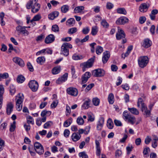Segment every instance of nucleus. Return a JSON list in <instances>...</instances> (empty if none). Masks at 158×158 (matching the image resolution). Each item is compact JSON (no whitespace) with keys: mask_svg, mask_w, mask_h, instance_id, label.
Listing matches in <instances>:
<instances>
[{"mask_svg":"<svg viewBox=\"0 0 158 158\" xmlns=\"http://www.w3.org/2000/svg\"><path fill=\"white\" fill-rule=\"evenodd\" d=\"M141 105V110L143 112V114L147 117L149 116L150 114V111L148 109L147 107L145 104L143 102V100L141 98L139 99L137 102V106L139 107Z\"/></svg>","mask_w":158,"mask_h":158,"instance_id":"nucleus-1","label":"nucleus"},{"mask_svg":"<svg viewBox=\"0 0 158 158\" xmlns=\"http://www.w3.org/2000/svg\"><path fill=\"white\" fill-rule=\"evenodd\" d=\"M72 48V45L69 43H63L61 47L60 54H63L65 56H68L69 53L68 48Z\"/></svg>","mask_w":158,"mask_h":158,"instance_id":"nucleus-2","label":"nucleus"},{"mask_svg":"<svg viewBox=\"0 0 158 158\" xmlns=\"http://www.w3.org/2000/svg\"><path fill=\"white\" fill-rule=\"evenodd\" d=\"M123 117L125 120H128V122L132 124H133L135 122L136 119L134 116L128 113L127 111H125L123 113Z\"/></svg>","mask_w":158,"mask_h":158,"instance_id":"nucleus-3","label":"nucleus"},{"mask_svg":"<svg viewBox=\"0 0 158 158\" xmlns=\"http://www.w3.org/2000/svg\"><path fill=\"white\" fill-rule=\"evenodd\" d=\"M148 62V59L147 56H143L138 59V62L140 67L143 68L146 66Z\"/></svg>","mask_w":158,"mask_h":158,"instance_id":"nucleus-4","label":"nucleus"},{"mask_svg":"<svg viewBox=\"0 0 158 158\" xmlns=\"http://www.w3.org/2000/svg\"><path fill=\"white\" fill-rule=\"evenodd\" d=\"M95 58V56H94L92 57L89 59L86 62H84L82 64V65L83 66L82 69L83 71H85L86 68H88L92 66Z\"/></svg>","mask_w":158,"mask_h":158,"instance_id":"nucleus-5","label":"nucleus"},{"mask_svg":"<svg viewBox=\"0 0 158 158\" xmlns=\"http://www.w3.org/2000/svg\"><path fill=\"white\" fill-rule=\"evenodd\" d=\"M34 147L35 151L39 154L40 155L44 153V148L43 146L40 143L36 142L34 143Z\"/></svg>","mask_w":158,"mask_h":158,"instance_id":"nucleus-6","label":"nucleus"},{"mask_svg":"<svg viewBox=\"0 0 158 158\" xmlns=\"http://www.w3.org/2000/svg\"><path fill=\"white\" fill-rule=\"evenodd\" d=\"M28 85L29 87L32 91L35 92L37 91L39 87V84L35 80H31Z\"/></svg>","mask_w":158,"mask_h":158,"instance_id":"nucleus-7","label":"nucleus"},{"mask_svg":"<svg viewBox=\"0 0 158 158\" xmlns=\"http://www.w3.org/2000/svg\"><path fill=\"white\" fill-rule=\"evenodd\" d=\"M93 76L95 77H102L105 75V71L101 69H98L94 70L92 72Z\"/></svg>","mask_w":158,"mask_h":158,"instance_id":"nucleus-8","label":"nucleus"},{"mask_svg":"<svg viewBox=\"0 0 158 158\" xmlns=\"http://www.w3.org/2000/svg\"><path fill=\"white\" fill-rule=\"evenodd\" d=\"M66 92L69 95L74 97L77 96L78 94L77 89L73 87L68 88L66 89Z\"/></svg>","mask_w":158,"mask_h":158,"instance_id":"nucleus-9","label":"nucleus"},{"mask_svg":"<svg viewBox=\"0 0 158 158\" xmlns=\"http://www.w3.org/2000/svg\"><path fill=\"white\" fill-rule=\"evenodd\" d=\"M23 98L22 97H19L16 102V108L17 110L18 111L21 110L23 106Z\"/></svg>","mask_w":158,"mask_h":158,"instance_id":"nucleus-10","label":"nucleus"},{"mask_svg":"<svg viewBox=\"0 0 158 158\" xmlns=\"http://www.w3.org/2000/svg\"><path fill=\"white\" fill-rule=\"evenodd\" d=\"M150 6V4L148 2L142 3L140 5L139 10L142 12H146Z\"/></svg>","mask_w":158,"mask_h":158,"instance_id":"nucleus-11","label":"nucleus"},{"mask_svg":"<svg viewBox=\"0 0 158 158\" xmlns=\"http://www.w3.org/2000/svg\"><path fill=\"white\" fill-rule=\"evenodd\" d=\"M27 27H23L20 25H19L16 27V31L19 33H22L24 34L26 33L27 35H28V32L26 29Z\"/></svg>","mask_w":158,"mask_h":158,"instance_id":"nucleus-12","label":"nucleus"},{"mask_svg":"<svg viewBox=\"0 0 158 158\" xmlns=\"http://www.w3.org/2000/svg\"><path fill=\"white\" fill-rule=\"evenodd\" d=\"M125 37V34L123 31L118 27V32L116 34V37L117 40H119L121 39L124 38Z\"/></svg>","mask_w":158,"mask_h":158,"instance_id":"nucleus-13","label":"nucleus"},{"mask_svg":"<svg viewBox=\"0 0 158 158\" xmlns=\"http://www.w3.org/2000/svg\"><path fill=\"white\" fill-rule=\"evenodd\" d=\"M91 76V73L88 72H86L81 77V84L85 83Z\"/></svg>","mask_w":158,"mask_h":158,"instance_id":"nucleus-14","label":"nucleus"},{"mask_svg":"<svg viewBox=\"0 0 158 158\" xmlns=\"http://www.w3.org/2000/svg\"><path fill=\"white\" fill-rule=\"evenodd\" d=\"M68 77V74L67 73H64L61 77L58 78V79L56 80V83L59 84L65 82L67 80Z\"/></svg>","mask_w":158,"mask_h":158,"instance_id":"nucleus-15","label":"nucleus"},{"mask_svg":"<svg viewBox=\"0 0 158 158\" xmlns=\"http://www.w3.org/2000/svg\"><path fill=\"white\" fill-rule=\"evenodd\" d=\"M13 60L15 63L21 67H23L24 66V63L23 60L19 57H16L13 58Z\"/></svg>","mask_w":158,"mask_h":158,"instance_id":"nucleus-16","label":"nucleus"},{"mask_svg":"<svg viewBox=\"0 0 158 158\" xmlns=\"http://www.w3.org/2000/svg\"><path fill=\"white\" fill-rule=\"evenodd\" d=\"M110 56V52L108 51H106L103 53L102 57V61L103 64H105L108 60Z\"/></svg>","mask_w":158,"mask_h":158,"instance_id":"nucleus-17","label":"nucleus"},{"mask_svg":"<svg viewBox=\"0 0 158 158\" xmlns=\"http://www.w3.org/2000/svg\"><path fill=\"white\" fill-rule=\"evenodd\" d=\"M128 19L126 17H123L119 18L116 22L117 24H123L128 23Z\"/></svg>","mask_w":158,"mask_h":158,"instance_id":"nucleus-18","label":"nucleus"},{"mask_svg":"<svg viewBox=\"0 0 158 158\" xmlns=\"http://www.w3.org/2000/svg\"><path fill=\"white\" fill-rule=\"evenodd\" d=\"M55 40V36L52 34H50L47 36L45 40V42L48 44L53 42Z\"/></svg>","mask_w":158,"mask_h":158,"instance_id":"nucleus-19","label":"nucleus"},{"mask_svg":"<svg viewBox=\"0 0 158 158\" xmlns=\"http://www.w3.org/2000/svg\"><path fill=\"white\" fill-rule=\"evenodd\" d=\"M37 2H35V3L32 7L31 11L33 13H35L37 12L40 8V5Z\"/></svg>","mask_w":158,"mask_h":158,"instance_id":"nucleus-20","label":"nucleus"},{"mask_svg":"<svg viewBox=\"0 0 158 158\" xmlns=\"http://www.w3.org/2000/svg\"><path fill=\"white\" fill-rule=\"evenodd\" d=\"M152 44L151 40L148 38L145 39L144 40L142 46L145 48H148L150 47Z\"/></svg>","mask_w":158,"mask_h":158,"instance_id":"nucleus-21","label":"nucleus"},{"mask_svg":"<svg viewBox=\"0 0 158 158\" xmlns=\"http://www.w3.org/2000/svg\"><path fill=\"white\" fill-rule=\"evenodd\" d=\"M14 105L10 102L7 104L6 106V113L8 115H10L13 110Z\"/></svg>","mask_w":158,"mask_h":158,"instance_id":"nucleus-22","label":"nucleus"},{"mask_svg":"<svg viewBox=\"0 0 158 158\" xmlns=\"http://www.w3.org/2000/svg\"><path fill=\"white\" fill-rule=\"evenodd\" d=\"M104 123V118L103 117L101 118L99 120L97 126V128L98 130H101Z\"/></svg>","mask_w":158,"mask_h":158,"instance_id":"nucleus-23","label":"nucleus"},{"mask_svg":"<svg viewBox=\"0 0 158 158\" xmlns=\"http://www.w3.org/2000/svg\"><path fill=\"white\" fill-rule=\"evenodd\" d=\"M4 93V88L2 85H0V109L1 108L3 100V94Z\"/></svg>","mask_w":158,"mask_h":158,"instance_id":"nucleus-24","label":"nucleus"},{"mask_svg":"<svg viewBox=\"0 0 158 158\" xmlns=\"http://www.w3.org/2000/svg\"><path fill=\"white\" fill-rule=\"evenodd\" d=\"M59 15V13L57 11H55L52 12L49 14L48 15V18L50 20H53L55 18L58 16Z\"/></svg>","mask_w":158,"mask_h":158,"instance_id":"nucleus-25","label":"nucleus"},{"mask_svg":"<svg viewBox=\"0 0 158 158\" xmlns=\"http://www.w3.org/2000/svg\"><path fill=\"white\" fill-rule=\"evenodd\" d=\"M81 135L78 134L77 133H73L72 136V139L74 141H77L79 140L81 137Z\"/></svg>","mask_w":158,"mask_h":158,"instance_id":"nucleus-26","label":"nucleus"},{"mask_svg":"<svg viewBox=\"0 0 158 158\" xmlns=\"http://www.w3.org/2000/svg\"><path fill=\"white\" fill-rule=\"evenodd\" d=\"M60 66H57L54 68L52 70V72L53 74H56L60 73Z\"/></svg>","mask_w":158,"mask_h":158,"instance_id":"nucleus-27","label":"nucleus"},{"mask_svg":"<svg viewBox=\"0 0 158 158\" xmlns=\"http://www.w3.org/2000/svg\"><path fill=\"white\" fill-rule=\"evenodd\" d=\"M108 101L110 104H113L114 102V97L112 93L109 94L108 97Z\"/></svg>","mask_w":158,"mask_h":158,"instance_id":"nucleus-28","label":"nucleus"},{"mask_svg":"<svg viewBox=\"0 0 158 158\" xmlns=\"http://www.w3.org/2000/svg\"><path fill=\"white\" fill-rule=\"evenodd\" d=\"M84 7L83 6H78L75 8L74 11L75 13H80L84 10Z\"/></svg>","mask_w":158,"mask_h":158,"instance_id":"nucleus-29","label":"nucleus"},{"mask_svg":"<svg viewBox=\"0 0 158 158\" xmlns=\"http://www.w3.org/2000/svg\"><path fill=\"white\" fill-rule=\"evenodd\" d=\"M72 122V118H69L68 119L65 121L64 123V126L65 127H67L70 125Z\"/></svg>","mask_w":158,"mask_h":158,"instance_id":"nucleus-30","label":"nucleus"},{"mask_svg":"<svg viewBox=\"0 0 158 158\" xmlns=\"http://www.w3.org/2000/svg\"><path fill=\"white\" fill-rule=\"evenodd\" d=\"M45 60V58L43 56L39 57L36 59V61L38 64L42 65L44 64Z\"/></svg>","mask_w":158,"mask_h":158,"instance_id":"nucleus-31","label":"nucleus"},{"mask_svg":"<svg viewBox=\"0 0 158 158\" xmlns=\"http://www.w3.org/2000/svg\"><path fill=\"white\" fill-rule=\"evenodd\" d=\"M128 110L132 114H135V115H138L139 114V111L136 108L133 107V108H128Z\"/></svg>","mask_w":158,"mask_h":158,"instance_id":"nucleus-32","label":"nucleus"},{"mask_svg":"<svg viewBox=\"0 0 158 158\" xmlns=\"http://www.w3.org/2000/svg\"><path fill=\"white\" fill-rule=\"evenodd\" d=\"M41 18V16L39 14L36 15H35L32 19L30 20V22L33 23V22L39 21Z\"/></svg>","mask_w":158,"mask_h":158,"instance_id":"nucleus-33","label":"nucleus"},{"mask_svg":"<svg viewBox=\"0 0 158 158\" xmlns=\"http://www.w3.org/2000/svg\"><path fill=\"white\" fill-rule=\"evenodd\" d=\"M107 126L110 129H112L113 127V123L112 120L110 118L109 119L107 122Z\"/></svg>","mask_w":158,"mask_h":158,"instance_id":"nucleus-34","label":"nucleus"},{"mask_svg":"<svg viewBox=\"0 0 158 158\" xmlns=\"http://www.w3.org/2000/svg\"><path fill=\"white\" fill-rule=\"evenodd\" d=\"M89 100L86 101L82 106V108L84 109H88L89 107Z\"/></svg>","mask_w":158,"mask_h":158,"instance_id":"nucleus-35","label":"nucleus"},{"mask_svg":"<svg viewBox=\"0 0 158 158\" xmlns=\"http://www.w3.org/2000/svg\"><path fill=\"white\" fill-rule=\"evenodd\" d=\"M61 11L62 13H66L69 10V6L68 5H64L61 8Z\"/></svg>","mask_w":158,"mask_h":158,"instance_id":"nucleus-36","label":"nucleus"},{"mask_svg":"<svg viewBox=\"0 0 158 158\" xmlns=\"http://www.w3.org/2000/svg\"><path fill=\"white\" fill-rule=\"evenodd\" d=\"M103 51V48L100 46H98L96 49V53L98 55H100L101 54L102 52Z\"/></svg>","mask_w":158,"mask_h":158,"instance_id":"nucleus-37","label":"nucleus"},{"mask_svg":"<svg viewBox=\"0 0 158 158\" xmlns=\"http://www.w3.org/2000/svg\"><path fill=\"white\" fill-rule=\"evenodd\" d=\"M25 80V77L22 75L19 76L17 79V81L19 83H22Z\"/></svg>","mask_w":158,"mask_h":158,"instance_id":"nucleus-38","label":"nucleus"},{"mask_svg":"<svg viewBox=\"0 0 158 158\" xmlns=\"http://www.w3.org/2000/svg\"><path fill=\"white\" fill-rule=\"evenodd\" d=\"M67 24L69 26H73L74 24L75 20L73 18H70L67 21Z\"/></svg>","mask_w":158,"mask_h":158,"instance_id":"nucleus-39","label":"nucleus"},{"mask_svg":"<svg viewBox=\"0 0 158 158\" xmlns=\"http://www.w3.org/2000/svg\"><path fill=\"white\" fill-rule=\"evenodd\" d=\"M117 12L118 13L126 15L127 11L124 8H119L117 9Z\"/></svg>","mask_w":158,"mask_h":158,"instance_id":"nucleus-40","label":"nucleus"},{"mask_svg":"<svg viewBox=\"0 0 158 158\" xmlns=\"http://www.w3.org/2000/svg\"><path fill=\"white\" fill-rule=\"evenodd\" d=\"M73 59L75 60H81L83 58V56L81 55H77L76 54H74L72 56Z\"/></svg>","mask_w":158,"mask_h":158,"instance_id":"nucleus-41","label":"nucleus"},{"mask_svg":"<svg viewBox=\"0 0 158 158\" xmlns=\"http://www.w3.org/2000/svg\"><path fill=\"white\" fill-rule=\"evenodd\" d=\"M33 1L32 0H30L26 4V8L28 9H29L31 8L32 9V7L33 6Z\"/></svg>","mask_w":158,"mask_h":158,"instance_id":"nucleus-42","label":"nucleus"},{"mask_svg":"<svg viewBox=\"0 0 158 158\" xmlns=\"http://www.w3.org/2000/svg\"><path fill=\"white\" fill-rule=\"evenodd\" d=\"M98 31V27L96 26L92 27V31L91 34L93 35H95L97 33Z\"/></svg>","mask_w":158,"mask_h":158,"instance_id":"nucleus-43","label":"nucleus"},{"mask_svg":"<svg viewBox=\"0 0 158 158\" xmlns=\"http://www.w3.org/2000/svg\"><path fill=\"white\" fill-rule=\"evenodd\" d=\"M10 92L11 95H13L15 92V89L14 86L13 85H10Z\"/></svg>","mask_w":158,"mask_h":158,"instance_id":"nucleus-44","label":"nucleus"},{"mask_svg":"<svg viewBox=\"0 0 158 158\" xmlns=\"http://www.w3.org/2000/svg\"><path fill=\"white\" fill-rule=\"evenodd\" d=\"M77 122L78 125H82L84 123V120L81 117H79L77 119Z\"/></svg>","mask_w":158,"mask_h":158,"instance_id":"nucleus-45","label":"nucleus"},{"mask_svg":"<svg viewBox=\"0 0 158 158\" xmlns=\"http://www.w3.org/2000/svg\"><path fill=\"white\" fill-rule=\"evenodd\" d=\"M27 123L28 124H33L34 122L33 118L31 116H28L27 118Z\"/></svg>","mask_w":158,"mask_h":158,"instance_id":"nucleus-46","label":"nucleus"},{"mask_svg":"<svg viewBox=\"0 0 158 158\" xmlns=\"http://www.w3.org/2000/svg\"><path fill=\"white\" fill-rule=\"evenodd\" d=\"M77 31V29L76 27H73L69 29L68 33L69 34H73L76 32Z\"/></svg>","mask_w":158,"mask_h":158,"instance_id":"nucleus-47","label":"nucleus"},{"mask_svg":"<svg viewBox=\"0 0 158 158\" xmlns=\"http://www.w3.org/2000/svg\"><path fill=\"white\" fill-rule=\"evenodd\" d=\"M92 101L94 105L95 106L98 105L100 102L99 99L97 98H94Z\"/></svg>","mask_w":158,"mask_h":158,"instance_id":"nucleus-48","label":"nucleus"},{"mask_svg":"<svg viewBox=\"0 0 158 158\" xmlns=\"http://www.w3.org/2000/svg\"><path fill=\"white\" fill-rule=\"evenodd\" d=\"M53 124V123L51 121H49L45 123L44 125V128L45 129L47 128L50 127Z\"/></svg>","mask_w":158,"mask_h":158,"instance_id":"nucleus-49","label":"nucleus"},{"mask_svg":"<svg viewBox=\"0 0 158 158\" xmlns=\"http://www.w3.org/2000/svg\"><path fill=\"white\" fill-rule=\"evenodd\" d=\"M15 124V121H13V123L11 124L10 128V131L13 132L14 131L16 127Z\"/></svg>","mask_w":158,"mask_h":158,"instance_id":"nucleus-50","label":"nucleus"},{"mask_svg":"<svg viewBox=\"0 0 158 158\" xmlns=\"http://www.w3.org/2000/svg\"><path fill=\"white\" fill-rule=\"evenodd\" d=\"M52 30L54 32H58L59 31V28L57 25H54L52 26Z\"/></svg>","mask_w":158,"mask_h":158,"instance_id":"nucleus-51","label":"nucleus"},{"mask_svg":"<svg viewBox=\"0 0 158 158\" xmlns=\"http://www.w3.org/2000/svg\"><path fill=\"white\" fill-rule=\"evenodd\" d=\"M152 140L150 136H147L145 139V143L146 144H149Z\"/></svg>","mask_w":158,"mask_h":158,"instance_id":"nucleus-52","label":"nucleus"},{"mask_svg":"<svg viewBox=\"0 0 158 158\" xmlns=\"http://www.w3.org/2000/svg\"><path fill=\"white\" fill-rule=\"evenodd\" d=\"M101 24L103 27L106 28L108 27L109 26L107 22L104 20H103L102 21Z\"/></svg>","mask_w":158,"mask_h":158,"instance_id":"nucleus-53","label":"nucleus"},{"mask_svg":"<svg viewBox=\"0 0 158 158\" xmlns=\"http://www.w3.org/2000/svg\"><path fill=\"white\" fill-rule=\"evenodd\" d=\"M79 156L80 157L82 158H88V156L84 152H80L79 154Z\"/></svg>","mask_w":158,"mask_h":158,"instance_id":"nucleus-54","label":"nucleus"},{"mask_svg":"<svg viewBox=\"0 0 158 158\" xmlns=\"http://www.w3.org/2000/svg\"><path fill=\"white\" fill-rule=\"evenodd\" d=\"M94 85L93 83H91L85 89V91L86 92H88L89 91Z\"/></svg>","mask_w":158,"mask_h":158,"instance_id":"nucleus-55","label":"nucleus"},{"mask_svg":"<svg viewBox=\"0 0 158 158\" xmlns=\"http://www.w3.org/2000/svg\"><path fill=\"white\" fill-rule=\"evenodd\" d=\"M89 31V29L88 27H86L83 29L82 32L84 34H87Z\"/></svg>","mask_w":158,"mask_h":158,"instance_id":"nucleus-56","label":"nucleus"},{"mask_svg":"<svg viewBox=\"0 0 158 158\" xmlns=\"http://www.w3.org/2000/svg\"><path fill=\"white\" fill-rule=\"evenodd\" d=\"M44 37V35L43 34H41L37 37L36 40L37 41H41Z\"/></svg>","mask_w":158,"mask_h":158,"instance_id":"nucleus-57","label":"nucleus"},{"mask_svg":"<svg viewBox=\"0 0 158 158\" xmlns=\"http://www.w3.org/2000/svg\"><path fill=\"white\" fill-rule=\"evenodd\" d=\"M146 20V18L145 17L142 16L139 18V23L140 24L144 23Z\"/></svg>","mask_w":158,"mask_h":158,"instance_id":"nucleus-58","label":"nucleus"},{"mask_svg":"<svg viewBox=\"0 0 158 158\" xmlns=\"http://www.w3.org/2000/svg\"><path fill=\"white\" fill-rule=\"evenodd\" d=\"M121 87L123 89L126 90H128L129 89V86L128 85V84H127L122 85Z\"/></svg>","mask_w":158,"mask_h":158,"instance_id":"nucleus-59","label":"nucleus"},{"mask_svg":"<svg viewBox=\"0 0 158 158\" xmlns=\"http://www.w3.org/2000/svg\"><path fill=\"white\" fill-rule=\"evenodd\" d=\"M58 101L57 100L53 101L51 105V107L52 108H55L57 106Z\"/></svg>","mask_w":158,"mask_h":158,"instance_id":"nucleus-60","label":"nucleus"},{"mask_svg":"<svg viewBox=\"0 0 158 158\" xmlns=\"http://www.w3.org/2000/svg\"><path fill=\"white\" fill-rule=\"evenodd\" d=\"M114 122L115 125L116 126H122V123L119 120L115 119L114 120Z\"/></svg>","mask_w":158,"mask_h":158,"instance_id":"nucleus-61","label":"nucleus"},{"mask_svg":"<svg viewBox=\"0 0 158 158\" xmlns=\"http://www.w3.org/2000/svg\"><path fill=\"white\" fill-rule=\"evenodd\" d=\"M27 68L30 71L32 72L34 70L33 67L30 62H28L27 64Z\"/></svg>","mask_w":158,"mask_h":158,"instance_id":"nucleus-62","label":"nucleus"},{"mask_svg":"<svg viewBox=\"0 0 158 158\" xmlns=\"http://www.w3.org/2000/svg\"><path fill=\"white\" fill-rule=\"evenodd\" d=\"M66 110L67 113H66V115H68L71 113V110L70 107L67 104L66 105Z\"/></svg>","mask_w":158,"mask_h":158,"instance_id":"nucleus-63","label":"nucleus"},{"mask_svg":"<svg viewBox=\"0 0 158 158\" xmlns=\"http://www.w3.org/2000/svg\"><path fill=\"white\" fill-rule=\"evenodd\" d=\"M70 134V131L68 129H65L64 131V137L66 138L69 137Z\"/></svg>","mask_w":158,"mask_h":158,"instance_id":"nucleus-64","label":"nucleus"}]
</instances>
